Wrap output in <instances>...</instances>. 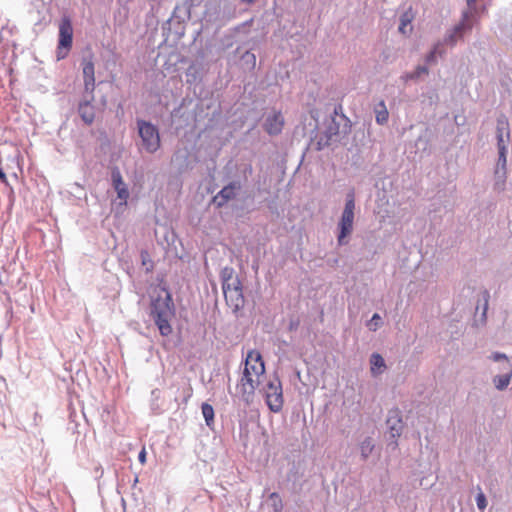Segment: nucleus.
I'll use <instances>...</instances> for the list:
<instances>
[{"label": "nucleus", "mask_w": 512, "mask_h": 512, "mask_svg": "<svg viewBox=\"0 0 512 512\" xmlns=\"http://www.w3.org/2000/svg\"><path fill=\"white\" fill-rule=\"evenodd\" d=\"M266 404L272 412H279L282 410L284 399L282 392V384L279 378L274 377L269 380L263 387Z\"/></svg>", "instance_id": "4"}, {"label": "nucleus", "mask_w": 512, "mask_h": 512, "mask_svg": "<svg viewBox=\"0 0 512 512\" xmlns=\"http://www.w3.org/2000/svg\"><path fill=\"white\" fill-rule=\"evenodd\" d=\"M468 9L463 12L462 19L453 31L447 36L445 41L450 45H454L458 39H461L466 31H470L473 27L472 16L475 10L476 0H467Z\"/></svg>", "instance_id": "7"}, {"label": "nucleus", "mask_w": 512, "mask_h": 512, "mask_svg": "<svg viewBox=\"0 0 512 512\" xmlns=\"http://www.w3.org/2000/svg\"><path fill=\"white\" fill-rule=\"evenodd\" d=\"M151 316L162 336L172 333L170 322L175 316V308L168 291H164V295H159L152 300Z\"/></svg>", "instance_id": "1"}, {"label": "nucleus", "mask_w": 512, "mask_h": 512, "mask_svg": "<svg viewBox=\"0 0 512 512\" xmlns=\"http://www.w3.org/2000/svg\"><path fill=\"white\" fill-rule=\"evenodd\" d=\"M265 373L258 374H246L242 373V376L239 380L237 388L242 399L248 404L253 400V396L255 394L256 389L262 382Z\"/></svg>", "instance_id": "8"}, {"label": "nucleus", "mask_w": 512, "mask_h": 512, "mask_svg": "<svg viewBox=\"0 0 512 512\" xmlns=\"http://www.w3.org/2000/svg\"><path fill=\"white\" fill-rule=\"evenodd\" d=\"M371 373L373 375L380 374L385 368V361L383 357L378 353H373L370 358Z\"/></svg>", "instance_id": "16"}, {"label": "nucleus", "mask_w": 512, "mask_h": 512, "mask_svg": "<svg viewBox=\"0 0 512 512\" xmlns=\"http://www.w3.org/2000/svg\"><path fill=\"white\" fill-rule=\"evenodd\" d=\"M247 56H251V58L253 59V61H255V56L254 54H250L249 52L246 53Z\"/></svg>", "instance_id": "33"}, {"label": "nucleus", "mask_w": 512, "mask_h": 512, "mask_svg": "<svg viewBox=\"0 0 512 512\" xmlns=\"http://www.w3.org/2000/svg\"><path fill=\"white\" fill-rule=\"evenodd\" d=\"M138 459H139L141 464H145L146 463V450H145V448H143L140 451Z\"/></svg>", "instance_id": "29"}, {"label": "nucleus", "mask_w": 512, "mask_h": 512, "mask_svg": "<svg viewBox=\"0 0 512 512\" xmlns=\"http://www.w3.org/2000/svg\"><path fill=\"white\" fill-rule=\"evenodd\" d=\"M243 373L258 374L265 373V364L262 356L257 350H250L245 358Z\"/></svg>", "instance_id": "9"}, {"label": "nucleus", "mask_w": 512, "mask_h": 512, "mask_svg": "<svg viewBox=\"0 0 512 512\" xmlns=\"http://www.w3.org/2000/svg\"><path fill=\"white\" fill-rule=\"evenodd\" d=\"M235 196V186L228 185L225 186L214 198L213 203L217 206H223L228 200L234 198Z\"/></svg>", "instance_id": "15"}, {"label": "nucleus", "mask_w": 512, "mask_h": 512, "mask_svg": "<svg viewBox=\"0 0 512 512\" xmlns=\"http://www.w3.org/2000/svg\"><path fill=\"white\" fill-rule=\"evenodd\" d=\"M476 503H477V507L480 509V510H484L487 506V501H486V497L485 495L481 492L477 495L476 497Z\"/></svg>", "instance_id": "24"}, {"label": "nucleus", "mask_w": 512, "mask_h": 512, "mask_svg": "<svg viewBox=\"0 0 512 512\" xmlns=\"http://www.w3.org/2000/svg\"><path fill=\"white\" fill-rule=\"evenodd\" d=\"M354 210L355 196L354 192L351 191L347 194L345 207L338 222L339 233L337 236V241L339 245L346 244L347 241L345 239L349 237L353 232L355 218Z\"/></svg>", "instance_id": "3"}, {"label": "nucleus", "mask_w": 512, "mask_h": 512, "mask_svg": "<svg viewBox=\"0 0 512 512\" xmlns=\"http://www.w3.org/2000/svg\"><path fill=\"white\" fill-rule=\"evenodd\" d=\"M73 44V27L69 17H63L59 24V39L56 51L58 60L68 56Z\"/></svg>", "instance_id": "5"}, {"label": "nucleus", "mask_w": 512, "mask_h": 512, "mask_svg": "<svg viewBox=\"0 0 512 512\" xmlns=\"http://www.w3.org/2000/svg\"><path fill=\"white\" fill-rule=\"evenodd\" d=\"M374 448V445L372 443V440L370 438L365 439L360 444V451L363 459L368 458V456L372 453Z\"/></svg>", "instance_id": "21"}, {"label": "nucleus", "mask_w": 512, "mask_h": 512, "mask_svg": "<svg viewBox=\"0 0 512 512\" xmlns=\"http://www.w3.org/2000/svg\"><path fill=\"white\" fill-rule=\"evenodd\" d=\"M284 119L280 112H275L268 116L265 122V130L270 135H277L282 131Z\"/></svg>", "instance_id": "14"}, {"label": "nucleus", "mask_w": 512, "mask_h": 512, "mask_svg": "<svg viewBox=\"0 0 512 512\" xmlns=\"http://www.w3.org/2000/svg\"><path fill=\"white\" fill-rule=\"evenodd\" d=\"M94 100V95H90V99L80 102L78 112L81 119L87 124L91 125L95 119V108L91 104Z\"/></svg>", "instance_id": "12"}, {"label": "nucleus", "mask_w": 512, "mask_h": 512, "mask_svg": "<svg viewBox=\"0 0 512 512\" xmlns=\"http://www.w3.org/2000/svg\"><path fill=\"white\" fill-rule=\"evenodd\" d=\"M499 163H501L503 167L505 166V164H506V149H504L503 151L499 150Z\"/></svg>", "instance_id": "27"}, {"label": "nucleus", "mask_w": 512, "mask_h": 512, "mask_svg": "<svg viewBox=\"0 0 512 512\" xmlns=\"http://www.w3.org/2000/svg\"><path fill=\"white\" fill-rule=\"evenodd\" d=\"M202 414L205 419V422L208 426H211L214 423V409L208 403L202 404Z\"/></svg>", "instance_id": "18"}, {"label": "nucleus", "mask_w": 512, "mask_h": 512, "mask_svg": "<svg viewBox=\"0 0 512 512\" xmlns=\"http://www.w3.org/2000/svg\"><path fill=\"white\" fill-rule=\"evenodd\" d=\"M437 50H438V47L436 46L434 48L433 51H431L428 55H427V62H432L435 60V56H436V53H437Z\"/></svg>", "instance_id": "28"}, {"label": "nucleus", "mask_w": 512, "mask_h": 512, "mask_svg": "<svg viewBox=\"0 0 512 512\" xmlns=\"http://www.w3.org/2000/svg\"><path fill=\"white\" fill-rule=\"evenodd\" d=\"M142 146L148 153H154L160 148V136L158 129L144 120L137 122Z\"/></svg>", "instance_id": "6"}, {"label": "nucleus", "mask_w": 512, "mask_h": 512, "mask_svg": "<svg viewBox=\"0 0 512 512\" xmlns=\"http://www.w3.org/2000/svg\"><path fill=\"white\" fill-rule=\"evenodd\" d=\"M380 325H381V317L379 316V314L375 313L372 316L370 322L368 323V327L370 330L376 331Z\"/></svg>", "instance_id": "23"}, {"label": "nucleus", "mask_w": 512, "mask_h": 512, "mask_svg": "<svg viewBox=\"0 0 512 512\" xmlns=\"http://www.w3.org/2000/svg\"><path fill=\"white\" fill-rule=\"evenodd\" d=\"M112 184L117 192V197L121 199L124 204H126L127 199L129 197V191L118 169L112 171Z\"/></svg>", "instance_id": "13"}, {"label": "nucleus", "mask_w": 512, "mask_h": 512, "mask_svg": "<svg viewBox=\"0 0 512 512\" xmlns=\"http://www.w3.org/2000/svg\"><path fill=\"white\" fill-rule=\"evenodd\" d=\"M243 3L252 4L255 0H241Z\"/></svg>", "instance_id": "32"}, {"label": "nucleus", "mask_w": 512, "mask_h": 512, "mask_svg": "<svg viewBox=\"0 0 512 512\" xmlns=\"http://www.w3.org/2000/svg\"><path fill=\"white\" fill-rule=\"evenodd\" d=\"M511 375L512 373L511 371H509L504 375L496 376L493 380L496 388L499 390H503L504 388H506L510 383Z\"/></svg>", "instance_id": "19"}, {"label": "nucleus", "mask_w": 512, "mask_h": 512, "mask_svg": "<svg viewBox=\"0 0 512 512\" xmlns=\"http://www.w3.org/2000/svg\"><path fill=\"white\" fill-rule=\"evenodd\" d=\"M380 105L382 106V110L378 111L376 114V122L378 124H384L388 121V111L384 105V102H381Z\"/></svg>", "instance_id": "22"}, {"label": "nucleus", "mask_w": 512, "mask_h": 512, "mask_svg": "<svg viewBox=\"0 0 512 512\" xmlns=\"http://www.w3.org/2000/svg\"><path fill=\"white\" fill-rule=\"evenodd\" d=\"M222 289L227 304L238 310L244 304L242 284L232 267L221 271Z\"/></svg>", "instance_id": "2"}, {"label": "nucleus", "mask_w": 512, "mask_h": 512, "mask_svg": "<svg viewBox=\"0 0 512 512\" xmlns=\"http://www.w3.org/2000/svg\"><path fill=\"white\" fill-rule=\"evenodd\" d=\"M428 73V69L426 67H421L419 66L415 73L413 75H411V78H415V77H419L421 74H427Z\"/></svg>", "instance_id": "26"}, {"label": "nucleus", "mask_w": 512, "mask_h": 512, "mask_svg": "<svg viewBox=\"0 0 512 512\" xmlns=\"http://www.w3.org/2000/svg\"><path fill=\"white\" fill-rule=\"evenodd\" d=\"M504 135L505 134L497 133L498 150H502L503 151L504 149H506Z\"/></svg>", "instance_id": "25"}, {"label": "nucleus", "mask_w": 512, "mask_h": 512, "mask_svg": "<svg viewBox=\"0 0 512 512\" xmlns=\"http://www.w3.org/2000/svg\"><path fill=\"white\" fill-rule=\"evenodd\" d=\"M387 425L393 437H399L404 427L401 413L398 409L391 410L388 414Z\"/></svg>", "instance_id": "11"}, {"label": "nucleus", "mask_w": 512, "mask_h": 512, "mask_svg": "<svg viewBox=\"0 0 512 512\" xmlns=\"http://www.w3.org/2000/svg\"><path fill=\"white\" fill-rule=\"evenodd\" d=\"M412 19H413V16H412V13L410 11H406L405 13L402 14L401 18H400V25H399V31L402 33V34H406L407 33V27H410L409 28V31L412 30V27L410 26L411 22H412Z\"/></svg>", "instance_id": "17"}, {"label": "nucleus", "mask_w": 512, "mask_h": 512, "mask_svg": "<svg viewBox=\"0 0 512 512\" xmlns=\"http://www.w3.org/2000/svg\"><path fill=\"white\" fill-rule=\"evenodd\" d=\"M491 358L494 360V361H499L501 359H504L507 361V357L505 354H500V353H494Z\"/></svg>", "instance_id": "30"}, {"label": "nucleus", "mask_w": 512, "mask_h": 512, "mask_svg": "<svg viewBox=\"0 0 512 512\" xmlns=\"http://www.w3.org/2000/svg\"><path fill=\"white\" fill-rule=\"evenodd\" d=\"M497 133L505 134L507 138L510 136L509 122L504 115L497 120Z\"/></svg>", "instance_id": "20"}, {"label": "nucleus", "mask_w": 512, "mask_h": 512, "mask_svg": "<svg viewBox=\"0 0 512 512\" xmlns=\"http://www.w3.org/2000/svg\"><path fill=\"white\" fill-rule=\"evenodd\" d=\"M82 71L85 91L92 95L95 90V68L91 59L83 60Z\"/></svg>", "instance_id": "10"}, {"label": "nucleus", "mask_w": 512, "mask_h": 512, "mask_svg": "<svg viewBox=\"0 0 512 512\" xmlns=\"http://www.w3.org/2000/svg\"><path fill=\"white\" fill-rule=\"evenodd\" d=\"M0 180H1L3 183H7V177H6V174L2 171V169H0Z\"/></svg>", "instance_id": "31"}]
</instances>
